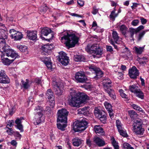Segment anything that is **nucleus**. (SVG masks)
Here are the masks:
<instances>
[{
	"instance_id": "1",
	"label": "nucleus",
	"mask_w": 149,
	"mask_h": 149,
	"mask_svg": "<svg viewBox=\"0 0 149 149\" xmlns=\"http://www.w3.org/2000/svg\"><path fill=\"white\" fill-rule=\"evenodd\" d=\"M61 41L69 48L74 47L79 40V38L75 35L71 34L68 31H65L61 34Z\"/></svg>"
},
{
	"instance_id": "2",
	"label": "nucleus",
	"mask_w": 149,
	"mask_h": 149,
	"mask_svg": "<svg viewBox=\"0 0 149 149\" xmlns=\"http://www.w3.org/2000/svg\"><path fill=\"white\" fill-rule=\"evenodd\" d=\"M69 112L65 109H62L58 111L57 114V127L62 131L65 130L67 126V116Z\"/></svg>"
},
{
	"instance_id": "3",
	"label": "nucleus",
	"mask_w": 149,
	"mask_h": 149,
	"mask_svg": "<svg viewBox=\"0 0 149 149\" xmlns=\"http://www.w3.org/2000/svg\"><path fill=\"white\" fill-rule=\"evenodd\" d=\"M6 43L5 40L0 39V52L6 53L7 56H10L14 59L18 58L19 56L12 49H10V46Z\"/></svg>"
},
{
	"instance_id": "4",
	"label": "nucleus",
	"mask_w": 149,
	"mask_h": 149,
	"mask_svg": "<svg viewBox=\"0 0 149 149\" xmlns=\"http://www.w3.org/2000/svg\"><path fill=\"white\" fill-rule=\"evenodd\" d=\"M70 92L71 97V99L68 100V103L71 106L79 107L81 106L80 98L75 91L72 90Z\"/></svg>"
},
{
	"instance_id": "5",
	"label": "nucleus",
	"mask_w": 149,
	"mask_h": 149,
	"mask_svg": "<svg viewBox=\"0 0 149 149\" xmlns=\"http://www.w3.org/2000/svg\"><path fill=\"white\" fill-rule=\"evenodd\" d=\"M142 122L140 119L135 120L132 125V130L137 135H143L145 130L142 127Z\"/></svg>"
},
{
	"instance_id": "6",
	"label": "nucleus",
	"mask_w": 149,
	"mask_h": 149,
	"mask_svg": "<svg viewBox=\"0 0 149 149\" xmlns=\"http://www.w3.org/2000/svg\"><path fill=\"white\" fill-rule=\"evenodd\" d=\"M87 122L85 119L78 120L74 123L73 130L76 132L82 131L87 127Z\"/></svg>"
},
{
	"instance_id": "7",
	"label": "nucleus",
	"mask_w": 149,
	"mask_h": 149,
	"mask_svg": "<svg viewBox=\"0 0 149 149\" xmlns=\"http://www.w3.org/2000/svg\"><path fill=\"white\" fill-rule=\"evenodd\" d=\"M42 108L39 106H36L34 109L35 114V115L36 122H34L35 125H38L40 123L42 120H44V118L42 117V111H43Z\"/></svg>"
},
{
	"instance_id": "8",
	"label": "nucleus",
	"mask_w": 149,
	"mask_h": 149,
	"mask_svg": "<svg viewBox=\"0 0 149 149\" xmlns=\"http://www.w3.org/2000/svg\"><path fill=\"white\" fill-rule=\"evenodd\" d=\"M54 91L55 93L58 95H61L63 92L64 85L61 81H53L52 82Z\"/></svg>"
},
{
	"instance_id": "9",
	"label": "nucleus",
	"mask_w": 149,
	"mask_h": 149,
	"mask_svg": "<svg viewBox=\"0 0 149 149\" xmlns=\"http://www.w3.org/2000/svg\"><path fill=\"white\" fill-rule=\"evenodd\" d=\"M75 81L77 83H84L87 80V78L83 72L80 71L76 73L75 75Z\"/></svg>"
},
{
	"instance_id": "10",
	"label": "nucleus",
	"mask_w": 149,
	"mask_h": 149,
	"mask_svg": "<svg viewBox=\"0 0 149 149\" xmlns=\"http://www.w3.org/2000/svg\"><path fill=\"white\" fill-rule=\"evenodd\" d=\"M10 33L11 34L10 36L12 39L15 40H19L23 37V34L22 33L16 31L14 29H11L10 30Z\"/></svg>"
},
{
	"instance_id": "11",
	"label": "nucleus",
	"mask_w": 149,
	"mask_h": 149,
	"mask_svg": "<svg viewBox=\"0 0 149 149\" xmlns=\"http://www.w3.org/2000/svg\"><path fill=\"white\" fill-rule=\"evenodd\" d=\"M7 29L5 25L0 23V39L5 40L7 38Z\"/></svg>"
},
{
	"instance_id": "12",
	"label": "nucleus",
	"mask_w": 149,
	"mask_h": 149,
	"mask_svg": "<svg viewBox=\"0 0 149 149\" xmlns=\"http://www.w3.org/2000/svg\"><path fill=\"white\" fill-rule=\"evenodd\" d=\"M10 81V79L5 74L4 71L1 70L0 72V83L8 84Z\"/></svg>"
},
{
	"instance_id": "13",
	"label": "nucleus",
	"mask_w": 149,
	"mask_h": 149,
	"mask_svg": "<svg viewBox=\"0 0 149 149\" xmlns=\"http://www.w3.org/2000/svg\"><path fill=\"white\" fill-rule=\"evenodd\" d=\"M129 74L131 78L136 79L139 75L138 70L135 66H133L129 70Z\"/></svg>"
},
{
	"instance_id": "14",
	"label": "nucleus",
	"mask_w": 149,
	"mask_h": 149,
	"mask_svg": "<svg viewBox=\"0 0 149 149\" xmlns=\"http://www.w3.org/2000/svg\"><path fill=\"white\" fill-rule=\"evenodd\" d=\"M93 51V56L94 58H99L101 57L102 54V48L99 47H97L96 44V47Z\"/></svg>"
},
{
	"instance_id": "15",
	"label": "nucleus",
	"mask_w": 149,
	"mask_h": 149,
	"mask_svg": "<svg viewBox=\"0 0 149 149\" xmlns=\"http://www.w3.org/2000/svg\"><path fill=\"white\" fill-rule=\"evenodd\" d=\"M89 69L91 71H93L95 73V78H99L102 76L103 72L99 68H97L96 66L91 65L90 66Z\"/></svg>"
},
{
	"instance_id": "16",
	"label": "nucleus",
	"mask_w": 149,
	"mask_h": 149,
	"mask_svg": "<svg viewBox=\"0 0 149 149\" xmlns=\"http://www.w3.org/2000/svg\"><path fill=\"white\" fill-rule=\"evenodd\" d=\"M26 33L27 36L29 40H34L37 38V33L36 31H27Z\"/></svg>"
},
{
	"instance_id": "17",
	"label": "nucleus",
	"mask_w": 149,
	"mask_h": 149,
	"mask_svg": "<svg viewBox=\"0 0 149 149\" xmlns=\"http://www.w3.org/2000/svg\"><path fill=\"white\" fill-rule=\"evenodd\" d=\"M40 60L46 65L48 69H52V63L50 58L46 57H43L41 58Z\"/></svg>"
},
{
	"instance_id": "18",
	"label": "nucleus",
	"mask_w": 149,
	"mask_h": 149,
	"mask_svg": "<svg viewBox=\"0 0 149 149\" xmlns=\"http://www.w3.org/2000/svg\"><path fill=\"white\" fill-rule=\"evenodd\" d=\"M31 83L28 79H26L25 81L22 80L20 84L21 88L24 90L28 89L30 86Z\"/></svg>"
},
{
	"instance_id": "19",
	"label": "nucleus",
	"mask_w": 149,
	"mask_h": 149,
	"mask_svg": "<svg viewBox=\"0 0 149 149\" xmlns=\"http://www.w3.org/2000/svg\"><path fill=\"white\" fill-rule=\"evenodd\" d=\"M4 54L3 55H1V58L2 62L5 65H9L15 59L14 58H13L11 60L7 58H5L4 57Z\"/></svg>"
},
{
	"instance_id": "20",
	"label": "nucleus",
	"mask_w": 149,
	"mask_h": 149,
	"mask_svg": "<svg viewBox=\"0 0 149 149\" xmlns=\"http://www.w3.org/2000/svg\"><path fill=\"white\" fill-rule=\"evenodd\" d=\"M93 141L95 143L99 146H102L105 145L104 141L99 137H95L94 138Z\"/></svg>"
},
{
	"instance_id": "21",
	"label": "nucleus",
	"mask_w": 149,
	"mask_h": 149,
	"mask_svg": "<svg viewBox=\"0 0 149 149\" xmlns=\"http://www.w3.org/2000/svg\"><path fill=\"white\" fill-rule=\"evenodd\" d=\"M52 47L53 46L52 45L48 43L42 46L41 47V49L44 52L47 53L49 51L52 49Z\"/></svg>"
},
{
	"instance_id": "22",
	"label": "nucleus",
	"mask_w": 149,
	"mask_h": 149,
	"mask_svg": "<svg viewBox=\"0 0 149 149\" xmlns=\"http://www.w3.org/2000/svg\"><path fill=\"white\" fill-rule=\"evenodd\" d=\"M78 95L80 98L81 104L89 100V97L86 95L82 93H80L79 94L78 93Z\"/></svg>"
},
{
	"instance_id": "23",
	"label": "nucleus",
	"mask_w": 149,
	"mask_h": 149,
	"mask_svg": "<svg viewBox=\"0 0 149 149\" xmlns=\"http://www.w3.org/2000/svg\"><path fill=\"white\" fill-rule=\"evenodd\" d=\"M23 119V118H17L15 120V123L17 124V128L18 129L20 132H23V127L21 124V120Z\"/></svg>"
},
{
	"instance_id": "24",
	"label": "nucleus",
	"mask_w": 149,
	"mask_h": 149,
	"mask_svg": "<svg viewBox=\"0 0 149 149\" xmlns=\"http://www.w3.org/2000/svg\"><path fill=\"white\" fill-rule=\"evenodd\" d=\"M94 130L96 133H98L102 135L105 134L103 129L100 125L95 126Z\"/></svg>"
},
{
	"instance_id": "25",
	"label": "nucleus",
	"mask_w": 149,
	"mask_h": 149,
	"mask_svg": "<svg viewBox=\"0 0 149 149\" xmlns=\"http://www.w3.org/2000/svg\"><path fill=\"white\" fill-rule=\"evenodd\" d=\"M105 91L109 95L113 100L116 98V96L114 91L109 88H105Z\"/></svg>"
},
{
	"instance_id": "26",
	"label": "nucleus",
	"mask_w": 149,
	"mask_h": 149,
	"mask_svg": "<svg viewBox=\"0 0 149 149\" xmlns=\"http://www.w3.org/2000/svg\"><path fill=\"white\" fill-rule=\"evenodd\" d=\"M145 46L142 47H134L133 49L137 54H141L143 52Z\"/></svg>"
},
{
	"instance_id": "27",
	"label": "nucleus",
	"mask_w": 149,
	"mask_h": 149,
	"mask_svg": "<svg viewBox=\"0 0 149 149\" xmlns=\"http://www.w3.org/2000/svg\"><path fill=\"white\" fill-rule=\"evenodd\" d=\"M117 26L118 28V27L119 28L120 32L123 34L125 35L126 34L127 28L125 25L123 24L119 26L118 24H117Z\"/></svg>"
},
{
	"instance_id": "28",
	"label": "nucleus",
	"mask_w": 149,
	"mask_h": 149,
	"mask_svg": "<svg viewBox=\"0 0 149 149\" xmlns=\"http://www.w3.org/2000/svg\"><path fill=\"white\" fill-rule=\"evenodd\" d=\"M51 30L50 29L47 27H45L42 29L41 33L42 35L45 36H47L48 34L51 32Z\"/></svg>"
},
{
	"instance_id": "29",
	"label": "nucleus",
	"mask_w": 149,
	"mask_h": 149,
	"mask_svg": "<svg viewBox=\"0 0 149 149\" xmlns=\"http://www.w3.org/2000/svg\"><path fill=\"white\" fill-rule=\"evenodd\" d=\"M82 141L81 139L78 138H74L72 140L73 145L75 146H78L82 143Z\"/></svg>"
},
{
	"instance_id": "30",
	"label": "nucleus",
	"mask_w": 149,
	"mask_h": 149,
	"mask_svg": "<svg viewBox=\"0 0 149 149\" xmlns=\"http://www.w3.org/2000/svg\"><path fill=\"white\" fill-rule=\"evenodd\" d=\"M111 141L114 149H119V146L118 143L115 140L113 137H111Z\"/></svg>"
},
{
	"instance_id": "31",
	"label": "nucleus",
	"mask_w": 149,
	"mask_h": 149,
	"mask_svg": "<svg viewBox=\"0 0 149 149\" xmlns=\"http://www.w3.org/2000/svg\"><path fill=\"white\" fill-rule=\"evenodd\" d=\"M17 48L22 52H28L27 47L25 45H18L17 46Z\"/></svg>"
},
{
	"instance_id": "32",
	"label": "nucleus",
	"mask_w": 149,
	"mask_h": 149,
	"mask_svg": "<svg viewBox=\"0 0 149 149\" xmlns=\"http://www.w3.org/2000/svg\"><path fill=\"white\" fill-rule=\"evenodd\" d=\"M138 61L139 64L142 65H144L148 61L147 58L146 57L139 58L138 59Z\"/></svg>"
},
{
	"instance_id": "33",
	"label": "nucleus",
	"mask_w": 149,
	"mask_h": 149,
	"mask_svg": "<svg viewBox=\"0 0 149 149\" xmlns=\"http://www.w3.org/2000/svg\"><path fill=\"white\" fill-rule=\"evenodd\" d=\"M59 56L58 58V60L59 61H61L62 59L67 58H68L66 56V54L63 52H61L59 53Z\"/></svg>"
},
{
	"instance_id": "34",
	"label": "nucleus",
	"mask_w": 149,
	"mask_h": 149,
	"mask_svg": "<svg viewBox=\"0 0 149 149\" xmlns=\"http://www.w3.org/2000/svg\"><path fill=\"white\" fill-rule=\"evenodd\" d=\"M74 60L76 62L84 61L85 60L84 57L82 55H77L74 56Z\"/></svg>"
},
{
	"instance_id": "35",
	"label": "nucleus",
	"mask_w": 149,
	"mask_h": 149,
	"mask_svg": "<svg viewBox=\"0 0 149 149\" xmlns=\"http://www.w3.org/2000/svg\"><path fill=\"white\" fill-rule=\"evenodd\" d=\"M103 82L104 83V86L105 88H107L108 86L107 85H110L111 84V80L109 78H106L103 80Z\"/></svg>"
},
{
	"instance_id": "36",
	"label": "nucleus",
	"mask_w": 149,
	"mask_h": 149,
	"mask_svg": "<svg viewBox=\"0 0 149 149\" xmlns=\"http://www.w3.org/2000/svg\"><path fill=\"white\" fill-rule=\"evenodd\" d=\"M46 94V96L49 99H51L54 98L53 93L51 89H48L47 90Z\"/></svg>"
},
{
	"instance_id": "37",
	"label": "nucleus",
	"mask_w": 149,
	"mask_h": 149,
	"mask_svg": "<svg viewBox=\"0 0 149 149\" xmlns=\"http://www.w3.org/2000/svg\"><path fill=\"white\" fill-rule=\"evenodd\" d=\"M96 47V44H93L91 46L89 45H88L86 47L85 49L86 51L88 52L92 53L93 51V50L94 47Z\"/></svg>"
},
{
	"instance_id": "38",
	"label": "nucleus",
	"mask_w": 149,
	"mask_h": 149,
	"mask_svg": "<svg viewBox=\"0 0 149 149\" xmlns=\"http://www.w3.org/2000/svg\"><path fill=\"white\" fill-rule=\"evenodd\" d=\"M94 114L97 118L99 117V116L101 115L103 113L102 111L99 110L98 108H95L94 110Z\"/></svg>"
},
{
	"instance_id": "39",
	"label": "nucleus",
	"mask_w": 149,
	"mask_h": 149,
	"mask_svg": "<svg viewBox=\"0 0 149 149\" xmlns=\"http://www.w3.org/2000/svg\"><path fill=\"white\" fill-rule=\"evenodd\" d=\"M131 106L134 109L136 110H138L140 112H141L143 113H145V112L144 110L138 105L135 104H133L131 105Z\"/></svg>"
},
{
	"instance_id": "40",
	"label": "nucleus",
	"mask_w": 149,
	"mask_h": 149,
	"mask_svg": "<svg viewBox=\"0 0 149 149\" xmlns=\"http://www.w3.org/2000/svg\"><path fill=\"white\" fill-rule=\"evenodd\" d=\"M98 118L99 119L101 122L104 124L106 123L107 120L106 116L105 113L103 112V113L100 115Z\"/></svg>"
},
{
	"instance_id": "41",
	"label": "nucleus",
	"mask_w": 149,
	"mask_h": 149,
	"mask_svg": "<svg viewBox=\"0 0 149 149\" xmlns=\"http://www.w3.org/2000/svg\"><path fill=\"white\" fill-rule=\"evenodd\" d=\"M129 114L131 118L134 119L138 116V114L133 110H130L128 111Z\"/></svg>"
},
{
	"instance_id": "42",
	"label": "nucleus",
	"mask_w": 149,
	"mask_h": 149,
	"mask_svg": "<svg viewBox=\"0 0 149 149\" xmlns=\"http://www.w3.org/2000/svg\"><path fill=\"white\" fill-rule=\"evenodd\" d=\"M116 125L118 131L122 130V129L124 128L123 127V125L121 123L120 120H116Z\"/></svg>"
},
{
	"instance_id": "43",
	"label": "nucleus",
	"mask_w": 149,
	"mask_h": 149,
	"mask_svg": "<svg viewBox=\"0 0 149 149\" xmlns=\"http://www.w3.org/2000/svg\"><path fill=\"white\" fill-rule=\"evenodd\" d=\"M115 10L112 11L110 15H109V17L110 19L113 21L115 20V18L118 15V14H116L115 13Z\"/></svg>"
},
{
	"instance_id": "44",
	"label": "nucleus",
	"mask_w": 149,
	"mask_h": 149,
	"mask_svg": "<svg viewBox=\"0 0 149 149\" xmlns=\"http://www.w3.org/2000/svg\"><path fill=\"white\" fill-rule=\"evenodd\" d=\"M134 93L136 94V96L141 99L143 98V95L142 92H141L140 89H138Z\"/></svg>"
},
{
	"instance_id": "45",
	"label": "nucleus",
	"mask_w": 149,
	"mask_h": 149,
	"mask_svg": "<svg viewBox=\"0 0 149 149\" xmlns=\"http://www.w3.org/2000/svg\"><path fill=\"white\" fill-rule=\"evenodd\" d=\"M104 105L106 109L108 111H110L113 110L112 108L111 104L109 103L105 102L104 103Z\"/></svg>"
},
{
	"instance_id": "46",
	"label": "nucleus",
	"mask_w": 149,
	"mask_h": 149,
	"mask_svg": "<svg viewBox=\"0 0 149 149\" xmlns=\"http://www.w3.org/2000/svg\"><path fill=\"white\" fill-rule=\"evenodd\" d=\"M48 9V7L46 6V5L45 4L41 6L39 8V10L41 12L43 13L45 12Z\"/></svg>"
},
{
	"instance_id": "47",
	"label": "nucleus",
	"mask_w": 149,
	"mask_h": 149,
	"mask_svg": "<svg viewBox=\"0 0 149 149\" xmlns=\"http://www.w3.org/2000/svg\"><path fill=\"white\" fill-rule=\"evenodd\" d=\"M61 61H59L61 64L64 66H66L69 63V58L66 59H64L61 60Z\"/></svg>"
},
{
	"instance_id": "48",
	"label": "nucleus",
	"mask_w": 149,
	"mask_h": 149,
	"mask_svg": "<svg viewBox=\"0 0 149 149\" xmlns=\"http://www.w3.org/2000/svg\"><path fill=\"white\" fill-rule=\"evenodd\" d=\"M149 31V29H147L145 30H144L142 32H141L139 34L138 39V40H140L142 38V37H143L144 35H145V33L148 32Z\"/></svg>"
},
{
	"instance_id": "49",
	"label": "nucleus",
	"mask_w": 149,
	"mask_h": 149,
	"mask_svg": "<svg viewBox=\"0 0 149 149\" xmlns=\"http://www.w3.org/2000/svg\"><path fill=\"white\" fill-rule=\"evenodd\" d=\"M129 89L131 92L134 93H135L139 89H137V87L134 84L130 86L129 87Z\"/></svg>"
},
{
	"instance_id": "50",
	"label": "nucleus",
	"mask_w": 149,
	"mask_h": 149,
	"mask_svg": "<svg viewBox=\"0 0 149 149\" xmlns=\"http://www.w3.org/2000/svg\"><path fill=\"white\" fill-rule=\"evenodd\" d=\"M123 148L124 149H134L130 145L126 142L124 143Z\"/></svg>"
},
{
	"instance_id": "51",
	"label": "nucleus",
	"mask_w": 149,
	"mask_h": 149,
	"mask_svg": "<svg viewBox=\"0 0 149 149\" xmlns=\"http://www.w3.org/2000/svg\"><path fill=\"white\" fill-rule=\"evenodd\" d=\"M130 37L132 38H133L134 34L137 33L135 29L133 28H131L130 29Z\"/></svg>"
},
{
	"instance_id": "52",
	"label": "nucleus",
	"mask_w": 149,
	"mask_h": 149,
	"mask_svg": "<svg viewBox=\"0 0 149 149\" xmlns=\"http://www.w3.org/2000/svg\"><path fill=\"white\" fill-rule=\"evenodd\" d=\"M118 131L119 132L120 134L122 136L125 137H127L128 136L126 131L125 130L124 128L122 130H120V131Z\"/></svg>"
},
{
	"instance_id": "53",
	"label": "nucleus",
	"mask_w": 149,
	"mask_h": 149,
	"mask_svg": "<svg viewBox=\"0 0 149 149\" xmlns=\"http://www.w3.org/2000/svg\"><path fill=\"white\" fill-rule=\"evenodd\" d=\"M112 37L115 41H116L118 39L119 37L116 31H113L112 33Z\"/></svg>"
},
{
	"instance_id": "54",
	"label": "nucleus",
	"mask_w": 149,
	"mask_h": 149,
	"mask_svg": "<svg viewBox=\"0 0 149 149\" xmlns=\"http://www.w3.org/2000/svg\"><path fill=\"white\" fill-rule=\"evenodd\" d=\"M14 122L13 120H9L7 122V125L5 129L6 130V128L11 127L13 125Z\"/></svg>"
},
{
	"instance_id": "55",
	"label": "nucleus",
	"mask_w": 149,
	"mask_h": 149,
	"mask_svg": "<svg viewBox=\"0 0 149 149\" xmlns=\"http://www.w3.org/2000/svg\"><path fill=\"white\" fill-rule=\"evenodd\" d=\"M119 92L121 97L123 98H127V95L124 93V91L121 89L119 90Z\"/></svg>"
},
{
	"instance_id": "56",
	"label": "nucleus",
	"mask_w": 149,
	"mask_h": 149,
	"mask_svg": "<svg viewBox=\"0 0 149 149\" xmlns=\"http://www.w3.org/2000/svg\"><path fill=\"white\" fill-rule=\"evenodd\" d=\"M6 132L7 133L10 135H13L15 131L10 128H6Z\"/></svg>"
},
{
	"instance_id": "57",
	"label": "nucleus",
	"mask_w": 149,
	"mask_h": 149,
	"mask_svg": "<svg viewBox=\"0 0 149 149\" xmlns=\"http://www.w3.org/2000/svg\"><path fill=\"white\" fill-rule=\"evenodd\" d=\"M51 100H49V104L50 105L51 107L53 108L55 105V101L54 100V98L52 99Z\"/></svg>"
},
{
	"instance_id": "58",
	"label": "nucleus",
	"mask_w": 149,
	"mask_h": 149,
	"mask_svg": "<svg viewBox=\"0 0 149 149\" xmlns=\"http://www.w3.org/2000/svg\"><path fill=\"white\" fill-rule=\"evenodd\" d=\"M139 23V21L138 19H134L132 21L131 24L133 26H137Z\"/></svg>"
},
{
	"instance_id": "59",
	"label": "nucleus",
	"mask_w": 149,
	"mask_h": 149,
	"mask_svg": "<svg viewBox=\"0 0 149 149\" xmlns=\"http://www.w3.org/2000/svg\"><path fill=\"white\" fill-rule=\"evenodd\" d=\"M139 18L141 20V23L142 24L144 25L147 22V20L146 19L141 17H140Z\"/></svg>"
},
{
	"instance_id": "60",
	"label": "nucleus",
	"mask_w": 149,
	"mask_h": 149,
	"mask_svg": "<svg viewBox=\"0 0 149 149\" xmlns=\"http://www.w3.org/2000/svg\"><path fill=\"white\" fill-rule=\"evenodd\" d=\"M13 135L15 137L18 138L19 139H20L21 136V135L17 131H15Z\"/></svg>"
},
{
	"instance_id": "61",
	"label": "nucleus",
	"mask_w": 149,
	"mask_h": 149,
	"mask_svg": "<svg viewBox=\"0 0 149 149\" xmlns=\"http://www.w3.org/2000/svg\"><path fill=\"white\" fill-rule=\"evenodd\" d=\"M98 9L97 8L96 6H95L93 8V9L92 12V13L94 15H95L98 12Z\"/></svg>"
},
{
	"instance_id": "62",
	"label": "nucleus",
	"mask_w": 149,
	"mask_h": 149,
	"mask_svg": "<svg viewBox=\"0 0 149 149\" xmlns=\"http://www.w3.org/2000/svg\"><path fill=\"white\" fill-rule=\"evenodd\" d=\"M144 26L143 25H140L137 28L135 29L137 33L140 31L141 30L144 29Z\"/></svg>"
},
{
	"instance_id": "63",
	"label": "nucleus",
	"mask_w": 149,
	"mask_h": 149,
	"mask_svg": "<svg viewBox=\"0 0 149 149\" xmlns=\"http://www.w3.org/2000/svg\"><path fill=\"white\" fill-rule=\"evenodd\" d=\"M109 113V116L110 118L112 119H113L114 116V114L113 113V110H111L110 111H108Z\"/></svg>"
},
{
	"instance_id": "64",
	"label": "nucleus",
	"mask_w": 149,
	"mask_h": 149,
	"mask_svg": "<svg viewBox=\"0 0 149 149\" xmlns=\"http://www.w3.org/2000/svg\"><path fill=\"white\" fill-rule=\"evenodd\" d=\"M77 2L81 6H84V3L83 1L81 0H77Z\"/></svg>"
}]
</instances>
